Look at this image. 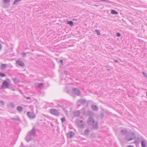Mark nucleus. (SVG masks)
<instances>
[{
    "mask_svg": "<svg viewBox=\"0 0 147 147\" xmlns=\"http://www.w3.org/2000/svg\"><path fill=\"white\" fill-rule=\"evenodd\" d=\"M67 24L71 26H73L74 24L73 22L72 21H67Z\"/></svg>",
    "mask_w": 147,
    "mask_h": 147,
    "instance_id": "nucleus-23",
    "label": "nucleus"
},
{
    "mask_svg": "<svg viewBox=\"0 0 147 147\" xmlns=\"http://www.w3.org/2000/svg\"><path fill=\"white\" fill-rule=\"evenodd\" d=\"M100 116H101V118H102L104 116V114L103 113H102L100 114Z\"/></svg>",
    "mask_w": 147,
    "mask_h": 147,
    "instance_id": "nucleus-40",
    "label": "nucleus"
},
{
    "mask_svg": "<svg viewBox=\"0 0 147 147\" xmlns=\"http://www.w3.org/2000/svg\"><path fill=\"white\" fill-rule=\"evenodd\" d=\"M21 55H22L23 57H24L26 55V54L25 52H23Z\"/></svg>",
    "mask_w": 147,
    "mask_h": 147,
    "instance_id": "nucleus-35",
    "label": "nucleus"
},
{
    "mask_svg": "<svg viewBox=\"0 0 147 147\" xmlns=\"http://www.w3.org/2000/svg\"><path fill=\"white\" fill-rule=\"evenodd\" d=\"M94 6H96V7H98V5H94Z\"/></svg>",
    "mask_w": 147,
    "mask_h": 147,
    "instance_id": "nucleus-52",
    "label": "nucleus"
},
{
    "mask_svg": "<svg viewBox=\"0 0 147 147\" xmlns=\"http://www.w3.org/2000/svg\"><path fill=\"white\" fill-rule=\"evenodd\" d=\"M73 114L74 116L77 117L80 115V113L79 111H77L74 112Z\"/></svg>",
    "mask_w": 147,
    "mask_h": 147,
    "instance_id": "nucleus-16",
    "label": "nucleus"
},
{
    "mask_svg": "<svg viewBox=\"0 0 147 147\" xmlns=\"http://www.w3.org/2000/svg\"><path fill=\"white\" fill-rule=\"evenodd\" d=\"M21 1V0H15L13 3V5H15L17 3L20 2Z\"/></svg>",
    "mask_w": 147,
    "mask_h": 147,
    "instance_id": "nucleus-29",
    "label": "nucleus"
},
{
    "mask_svg": "<svg viewBox=\"0 0 147 147\" xmlns=\"http://www.w3.org/2000/svg\"><path fill=\"white\" fill-rule=\"evenodd\" d=\"M94 120L91 116L89 117L87 121V124L89 126H92V128L94 129H97L98 127V123L96 122L94 124Z\"/></svg>",
    "mask_w": 147,
    "mask_h": 147,
    "instance_id": "nucleus-1",
    "label": "nucleus"
},
{
    "mask_svg": "<svg viewBox=\"0 0 147 147\" xmlns=\"http://www.w3.org/2000/svg\"><path fill=\"white\" fill-rule=\"evenodd\" d=\"M5 103L3 101L0 100V105L2 106H3L4 105Z\"/></svg>",
    "mask_w": 147,
    "mask_h": 147,
    "instance_id": "nucleus-33",
    "label": "nucleus"
},
{
    "mask_svg": "<svg viewBox=\"0 0 147 147\" xmlns=\"http://www.w3.org/2000/svg\"><path fill=\"white\" fill-rule=\"evenodd\" d=\"M114 62L115 63L118 62V61L117 60H115L114 61Z\"/></svg>",
    "mask_w": 147,
    "mask_h": 147,
    "instance_id": "nucleus-45",
    "label": "nucleus"
},
{
    "mask_svg": "<svg viewBox=\"0 0 147 147\" xmlns=\"http://www.w3.org/2000/svg\"><path fill=\"white\" fill-rule=\"evenodd\" d=\"M13 80L14 81H16L17 80V78L16 77H15L13 78Z\"/></svg>",
    "mask_w": 147,
    "mask_h": 147,
    "instance_id": "nucleus-42",
    "label": "nucleus"
},
{
    "mask_svg": "<svg viewBox=\"0 0 147 147\" xmlns=\"http://www.w3.org/2000/svg\"><path fill=\"white\" fill-rule=\"evenodd\" d=\"M57 107H59L61 108L63 111H64L65 110V109L64 107V106L63 105H60L57 104Z\"/></svg>",
    "mask_w": 147,
    "mask_h": 147,
    "instance_id": "nucleus-25",
    "label": "nucleus"
},
{
    "mask_svg": "<svg viewBox=\"0 0 147 147\" xmlns=\"http://www.w3.org/2000/svg\"><path fill=\"white\" fill-rule=\"evenodd\" d=\"M126 147H134V146H133L128 145Z\"/></svg>",
    "mask_w": 147,
    "mask_h": 147,
    "instance_id": "nucleus-43",
    "label": "nucleus"
},
{
    "mask_svg": "<svg viewBox=\"0 0 147 147\" xmlns=\"http://www.w3.org/2000/svg\"><path fill=\"white\" fill-rule=\"evenodd\" d=\"M50 113L52 115L56 116H58L59 115V113L58 111L56 109H51L49 110Z\"/></svg>",
    "mask_w": 147,
    "mask_h": 147,
    "instance_id": "nucleus-3",
    "label": "nucleus"
},
{
    "mask_svg": "<svg viewBox=\"0 0 147 147\" xmlns=\"http://www.w3.org/2000/svg\"><path fill=\"white\" fill-rule=\"evenodd\" d=\"M75 135L74 133L72 131L69 132L67 134V137L69 138H71L73 137Z\"/></svg>",
    "mask_w": 147,
    "mask_h": 147,
    "instance_id": "nucleus-9",
    "label": "nucleus"
},
{
    "mask_svg": "<svg viewBox=\"0 0 147 147\" xmlns=\"http://www.w3.org/2000/svg\"><path fill=\"white\" fill-rule=\"evenodd\" d=\"M11 119L13 120L14 121H20V119L19 118H12Z\"/></svg>",
    "mask_w": 147,
    "mask_h": 147,
    "instance_id": "nucleus-26",
    "label": "nucleus"
},
{
    "mask_svg": "<svg viewBox=\"0 0 147 147\" xmlns=\"http://www.w3.org/2000/svg\"><path fill=\"white\" fill-rule=\"evenodd\" d=\"M24 147H26V146H24ZM26 147H32V146H27Z\"/></svg>",
    "mask_w": 147,
    "mask_h": 147,
    "instance_id": "nucleus-49",
    "label": "nucleus"
},
{
    "mask_svg": "<svg viewBox=\"0 0 147 147\" xmlns=\"http://www.w3.org/2000/svg\"><path fill=\"white\" fill-rule=\"evenodd\" d=\"M95 32H96L97 33V35L99 36L100 34V33L99 32V30L96 29L95 30Z\"/></svg>",
    "mask_w": 147,
    "mask_h": 147,
    "instance_id": "nucleus-30",
    "label": "nucleus"
},
{
    "mask_svg": "<svg viewBox=\"0 0 147 147\" xmlns=\"http://www.w3.org/2000/svg\"><path fill=\"white\" fill-rule=\"evenodd\" d=\"M59 62L62 65H63V60L62 59H61L59 61Z\"/></svg>",
    "mask_w": 147,
    "mask_h": 147,
    "instance_id": "nucleus-41",
    "label": "nucleus"
},
{
    "mask_svg": "<svg viewBox=\"0 0 147 147\" xmlns=\"http://www.w3.org/2000/svg\"><path fill=\"white\" fill-rule=\"evenodd\" d=\"M111 13L113 14H118V12L113 9H111Z\"/></svg>",
    "mask_w": 147,
    "mask_h": 147,
    "instance_id": "nucleus-22",
    "label": "nucleus"
},
{
    "mask_svg": "<svg viewBox=\"0 0 147 147\" xmlns=\"http://www.w3.org/2000/svg\"><path fill=\"white\" fill-rule=\"evenodd\" d=\"M73 92L74 94L78 96H79L80 95L81 92L78 89L76 88H73Z\"/></svg>",
    "mask_w": 147,
    "mask_h": 147,
    "instance_id": "nucleus-6",
    "label": "nucleus"
},
{
    "mask_svg": "<svg viewBox=\"0 0 147 147\" xmlns=\"http://www.w3.org/2000/svg\"><path fill=\"white\" fill-rule=\"evenodd\" d=\"M91 107L92 109L94 111H97L98 109V107L96 105H92L91 106Z\"/></svg>",
    "mask_w": 147,
    "mask_h": 147,
    "instance_id": "nucleus-13",
    "label": "nucleus"
},
{
    "mask_svg": "<svg viewBox=\"0 0 147 147\" xmlns=\"http://www.w3.org/2000/svg\"><path fill=\"white\" fill-rule=\"evenodd\" d=\"M44 85V84L42 83H39L38 85V86L39 87H41L43 86Z\"/></svg>",
    "mask_w": 147,
    "mask_h": 147,
    "instance_id": "nucleus-32",
    "label": "nucleus"
},
{
    "mask_svg": "<svg viewBox=\"0 0 147 147\" xmlns=\"http://www.w3.org/2000/svg\"><path fill=\"white\" fill-rule=\"evenodd\" d=\"M124 139H120L119 140V141L120 142V143H121V144H123L124 143H125V142H124Z\"/></svg>",
    "mask_w": 147,
    "mask_h": 147,
    "instance_id": "nucleus-28",
    "label": "nucleus"
},
{
    "mask_svg": "<svg viewBox=\"0 0 147 147\" xmlns=\"http://www.w3.org/2000/svg\"><path fill=\"white\" fill-rule=\"evenodd\" d=\"M7 66V64H1V70H3L6 69Z\"/></svg>",
    "mask_w": 147,
    "mask_h": 147,
    "instance_id": "nucleus-17",
    "label": "nucleus"
},
{
    "mask_svg": "<svg viewBox=\"0 0 147 147\" xmlns=\"http://www.w3.org/2000/svg\"><path fill=\"white\" fill-rule=\"evenodd\" d=\"M141 145L142 147H146V142L145 139H143L142 140Z\"/></svg>",
    "mask_w": 147,
    "mask_h": 147,
    "instance_id": "nucleus-14",
    "label": "nucleus"
},
{
    "mask_svg": "<svg viewBox=\"0 0 147 147\" xmlns=\"http://www.w3.org/2000/svg\"><path fill=\"white\" fill-rule=\"evenodd\" d=\"M76 123L78 126L81 128H83L84 127L85 124L82 123L83 121L78 120L76 121Z\"/></svg>",
    "mask_w": 147,
    "mask_h": 147,
    "instance_id": "nucleus-5",
    "label": "nucleus"
},
{
    "mask_svg": "<svg viewBox=\"0 0 147 147\" xmlns=\"http://www.w3.org/2000/svg\"><path fill=\"white\" fill-rule=\"evenodd\" d=\"M116 36L118 37H119L121 35V34L119 32H117L116 33Z\"/></svg>",
    "mask_w": 147,
    "mask_h": 147,
    "instance_id": "nucleus-37",
    "label": "nucleus"
},
{
    "mask_svg": "<svg viewBox=\"0 0 147 147\" xmlns=\"http://www.w3.org/2000/svg\"><path fill=\"white\" fill-rule=\"evenodd\" d=\"M5 74L3 73L0 72V76L1 77H4L5 76Z\"/></svg>",
    "mask_w": 147,
    "mask_h": 147,
    "instance_id": "nucleus-31",
    "label": "nucleus"
},
{
    "mask_svg": "<svg viewBox=\"0 0 147 147\" xmlns=\"http://www.w3.org/2000/svg\"><path fill=\"white\" fill-rule=\"evenodd\" d=\"M10 106L11 107L12 109L14 108L15 107L14 103L13 102H10Z\"/></svg>",
    "mask_w": 147,
    "mask_h": 147,
    "instance_id": "nucleus-24",
    "label": "nucleus"
},
{
    "mask_svg": "<svg viewBox=\"0 0 147 147\" xmlns=\"http://www.w3.org/2000/svg\"><path fill=\"white\" fill-rule=\"evenodd\" d=\"M23 145V143L22 142H21V145Z\"/></svg>",
    "mask_w": 147,
    "mask_h": 147,
    "instance_id": "nucleus-53",
    "label": "nucleus"
},
{
    "mask_svg": "<svg viewBox=\"0 0 147 147\" xmlns=\"http://www.w3.org/2000/svg\"><path fill=\"white\" fill-rule=\"evenodd\" d=\"M28 116L30 118L34 119L36 117V115L33 113L28 112L27 113Z\"/></svg>",
    "mask_w": 147,
    "mask_h": 147,
    "instance_id": "nucleus-8",
    "label": "nucleus"
},
{
    "mask_svg": "<svg viewBox=\"0 0 147 147\" xmlns=\"http://www.w3.org/2000/svg\"><path fill=\"white\" fill-rule=\"evenodd\" d=\"M7 80L8 81H9V79L7 78Z\"/></svg>",
    "mask_w": 147,
    "mask_h": 147,
    "instance_id": "nucleus-54",
    "label": "nucleus"
},
{
    "mask_svg": "<svg viewBox=\"0 0 147 147\" xmlns=\"http://www.w3.org/2000/svg\"><path fill=\"white\" fill-rule=\"evenodd\" d=\"M72 20L73 21H76L77 20L76 19H75V18L73 19Z\"/></svg>",
    "mask_w": 147,
    "mask_h": 147,
    "instance_id": "nucleus-48",
    "label": "nucleus"
},
{
    "mask_svg": "<svg viewBox=\"0 0 147 147\" xmlns=\"http://www.w3.org/2000/svg\"><path fill=\"white\" fill-rule=\"evenodd\" d=\"M100 1H105L107 3H110V1H109V0H100Z\"/></svg>",
    "mask_w": 147,
    "mask_h": 147,
    "instance_id": "nucleus-39",
    "label": "nucleus"
},
{
    "mask_svg": "<svg viewBox=\"0 0 147 147\" xmlns=\"http://www.w3.org/2000/svg\"><path fill=\"white\" fill-rule=\"evenodd\" d=\"M26 98L27 99H30L31 98L30 97H26Z\"/></svg>",
    "mask_w": 147,
    "mask_h": 147,
    "instance_id": "nucleus-46",
    "label": "nucleus"
},
{
    "mask_svg": "<svg viewBox=\"0 0 147 147\" xmlns=\"http://www.w3.org/2000/svg\"><path fill=\"white\" fill-rule=\"evenodd\" d=\"M16 63L20 67H23L24 65V64L23 62L19 60H18L16 61Z\"/></svg>",
    "mask_w": 147,
    "mask_h": 147,
    "instance_id": "nucleus-11",
    "label": "nucleus"
},
{
    "mask_svg": "<svg viewBox=\"0 0 147 147\" xmlns=\"http://www.w3.org/2000/svg\"><path fill=\"white\" fill-rule=\"evenodd\" d=\"M3 89L8 88H9V83L6 80L3 81L1 86Z\"/></svg>",
    "mask_w": 147,
    "mask_h": 147,
    "instance_id": "nucleus-4",
    "label": "nucleus"
},
{
    "mask_svg": "<svg viewBox=\"0 0 147 147\" xmlns=\"http://www.w3.org/2000/svg\"><path fill=\"white\" fill-rule=\"evenodd\" d=\"M69 90H68L67 91V93H68V94H69Z\"/></svg>",
    "mask_w": 147,
    "mask_h": 147,
    "instance_id": "nucleus-50",
    "label": "nucleus"
},
{
    "mask_svg": "<svg viewBox=\"0 0 147 147\" xmlns=\"http://www.w3.org/2000/svg\"><path fill=\"white\" fill-rule=\"evenodd\" d=\"M142 73L146 77V78H147V74H146V73L144 72H142Z\"/></svg>",
    "mask_w": 147,
    "mask_h": 147,
    "instance_id": "nucleus-38",
    "label": "nucleus"
},
{
    "mask_svg": "<svg viewBox=\"0 0 147 147\" xmlns=\"http://www.w3.org/2000/svg\"><path fill=\"white\" fill-rule=\"evenodd\" d=\"M10 0H3V2L5 4H7L10 2Z\"/></svg>",
    "mask_w": 147,
    "mask_h": 147,
    "instance_id": "nucleus-27",
    "label": "nucleus"
},
{
    "mask_svg": "<svg viewBox=\"0 0 147 147\" xmlns=\"http://www.w3.org/2000/svg\"><path fill=\"white\" fill-rule=\"evenodd\" d=\"M107 70H108V71H110V69H107Z\"/></svg>",
    "mask_w": 147,
    "mask_h": 147,
    "instance_id": "nucleus-51",
    "label": "nucleus"
},
{
    "mask_svg": "<svg viewBox=\"0 0 147 147\" xmlns=\"http://www.w3.org/2000/svg\"><path fill=\"white\" fill-rule=\"evenodd\" d=\"M2 48V46L0 44V50H1Z\"/></svg>",
    "mask_w": 147,
    "mask_h": 147,
    "instance_id": "nucleus-47",
    "label": "nucleus"
},
{
    "mask_svg": "<svg viewBox=\"0 0 147 147\" xmlns=\"http://www.w3.org/2000/svg\"><path fill=\"white\" fill-rule=\"evenodd\" d=\"M86 102V100L84 99L80 98L78 100V104L80 103L81 105H84Z\"/></svg>",
    "mask_w": 147,
    "mask_h": 147,
    "instance_id": "nucleus-12",
    "label": "nucleus"
},
{
    "mask_svg": "<svg viewBox=\"0 0 147 147\" xmlns=\"http://www.w3.org/2000/svg\"><path fill=\"white\" fill-rule=\"evenodd\" d=\"M61 120L62 123H63L65 121V117L62 118L61 119Z\"/></svg>",
    "mask_w": 147,
    "mask_h": 147,
    "instance_id": "nucleus-34",
    "label": "nucleus"
},
{
    "mask_svg": "<svg viewBox=\"0 0 147 147\" xmlns=\"http://www.w3.org/2000/svg\"><path fill=\"white\" fill-rule=\"evenodd\" d=\"M90 130L88 129H86L84 131V135L87 136L89 135L90 134Z\"/></svg>",
    "mask_w": 147,
    "mask_h": 147,
    "instance_id": "nucleus-18",
    "label": "nucleus"
},
{
    "mask_svg": "<svg viewBox=\"0 0 147 147\" xmlns=\"http://www.w3.org/2000/svg\"><path fill=\"white\" fill-rule=\"evenodd\" d=\"M32 136L29 135L27 133L25 138V140L27 142H28L32 140Z\"/></svg>",
    "mask_w": 147,
    "mask_h": 147,
    "instance_id": "nucleus-10",
    "label": "nucleus"
},
{
    "mask_svg": "<svg viewBox=\"0 0 147 147\" xmlns=\"http://www.w3.org/2000/svg\"><path fill=\"white\" fill-rule=\"evenodd\" d=\"M127 130L125 129H122L121 131V133L122 135H124L127 134Z\"/></svg>",
    "mask_w": 147,
    "mask_h": 147,
    "instance_id": "nucleus-21",
    "label": "nucleus"
},
{
    "mask_svg": "<svg viewBox=\"0 0 147 147\" xmlns=\"http://www.w3.org/2000/svg\"><path fill=\"white\" fill-rule=\"evenodd\" d=\"M141 140L140 138H137L136 140L134 142V143L136 144H139L140 142H141Z\"/></svg>",
    "mask_w": 147,
    "mask_h": 147,
    "instance_id": "nucleus-20",
    "label": "nucleus"
},
{
    "mask_svg": "<svg viewBox=\"0 0 147 147\" xmlns=\"http://www.w3.org/2000/svg\"><path fill=\"white\" fill-rule=\"evenodd\" d=\"M28 134L32 136H34L36 134V130L35 128L33 127L31 130L28 132Z\"/></svg>",
    "mask_w": 147,
    "mask_h": 147,
    "instance_id": "nucleus-7",
    "label": "nucleus"
},
{
    "mask_svg": "<svg viewBox=\"0 0 147 147\" xmlns=\"http://www.w3.org/2000/svg\"><path fill=\"white\" fill-rule=\"evenodd\" d=\"M82 114H83V115H85V114L86 113L85 111H83V112H82Z\"/></svg>",
    "mask_w": 147,
    "mask_h": 147,
    "instance_id": "nucleus-44",
    "label": "nucleus"
},
{
    "mask_svg": "<svg viewBox=\"0 0 147 147\" xmlns=\"http://www.w3.org/2000/svg\"><path fill=\"white\" fill-rule=\"evenodd\" d=\"M63 73H64V74H65L66 76H67L68 75V73L67 71L66 70H65V71H64Z\"/></svg>",
    "mask_w": 147,
    "mask_h": 147,
    "instance_id": "nucleus-36",
    "label": "nucleus"
},
{
    "mask_svg": "<svg viewBox=\"0 0 147 147\" xmlns=\"http://www.w3.org/2000/svg\"><path fill=\"white\" fill-rule=\"evenodd\" d=\"M136 138L135 135L133 133H129L126 135L125 139L127 141H129L134 139Z\"/></svg>",
    "mask_w": 147,
    "mask_h": 147,
    "instance_id": "nucleus-2",
    "label": "nucleus"
},
{
    "mask_svg": "<svg viewBox=\"0 0 147 147\" xmlns=\"http://www.w3.org/2000/svg\"><path fill=\"white\" fill-rule=\"evenodd\" d=\"M51 125L52 126H53V125L52 124V123H51Z\"/></svg>",
    "mask_w": 147,
    "mask_h": 147,
    "instance_id": "nucleus-55",
    "label": "nucleus"
},
{
    "mask_svg": "<svg viewBox=\"0 0 147 147\" xmlns=\"http://www.w3.org/2000/svg\"><path fill=\"white\" fill-rule=\"evenodd\" d=\"M17 110L19 112H21L23 111V109L20 106H18L17 107Z\"/></svg>",
    "mask_w": 147,
    "mask_h": 147,
    "instance_id": "nucleus-15",
    "label": "nucleus"
},
{
    "mask_svg": "<svg viewBox=\"0 0 147 147\" xmlns=\"http://www.w3.org/2000/svg\"><path fill=\"white\" fill-rule=\"evenodd\" d=\"M87 113L88 115L90 116H93L94 115V114L92 111H87Z\"/></svg>",
    "mask_w": 147,
    "mask_h": 147,
    "instance_id": "nucleus-19",
    "label": "nucleus"
}]
</instances>
